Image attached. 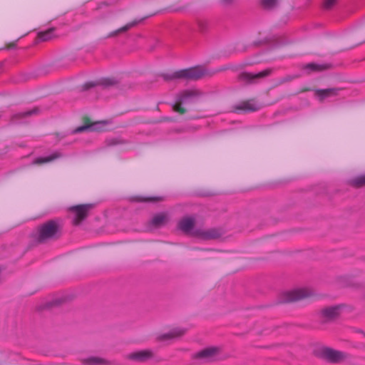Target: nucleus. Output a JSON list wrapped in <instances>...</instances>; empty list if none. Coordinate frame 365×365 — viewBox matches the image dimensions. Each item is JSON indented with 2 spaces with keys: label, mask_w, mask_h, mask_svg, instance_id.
Segmentation results:
<instances>
[{
  "label": "nucleus",
  "mask_w": 365,
  "mask_h": 365,
  "mask_svg": "<svg viewBox=\"0 0 365 365\" xmlns=\"http://www.w3.org/2000/svg\"><path fill=\"white\" fill-rule=\"evenodd\" d=\"M152 356V352L149 350H142L131 353L129 354V359L138 361H143L148 359H150Z\"/></svg>",
  "instance_id": "obj_11"
},
{
  "label": "nucleus",
  "mask_w": 365,
  "mask_h": 365,
  "mask_svg": "<svg viewBox=\"0 0 365 365\" xmlns=\"http://www.w3.org/2000/svg\"><path fill=\"white\" fill-rule=\"evenodd\" d=\"M167 222V216L164 213H159L155 215L150 221V226L152 227H158Z\"/></svg>",
  "instance_id": "obj_13"
},
{
  "label": "nucleus",
  "mask_w": 365,
  "mask_h": 365,
  "mask_svg": "<svg viewBox=\"0 0 365 365\" xmlns=\"http://www.w3.org/2000/svg\"><path fill=\"white\" fill-rule=\"evenodd\" d=\"M335 1L336 0H326L324 4V7L327 9L331 8L334 4Z\"/></svg>",
  "instance_id": "obj_26"
},
{
  "label": "nucleus",
  "mask_w": 365,
  "mask_h": 365,
  "mask_svg": "<svg viewBox=\"0 0 365 365\" xmlns=\"http://www.w3.org/2000/svg\"><path fill=\"white\" fill-rule=\"evenodd\" d=\"M53 31V29H50L47 31L38 33L37 41H46L51 39L54 36Z\"/></svg>",
  "instance_id": "obj_17"
},
{
  "label": "nucleus",
  "mask_w": 365,
  "mask_h": 365,
  "mask_svg": "<svg viewBox=\"0 0 365 365\" xmlns=\"http://www.w3.org/2000/svg\"><path fill=\"white\" fill-rule=\"evenodd\" d=\"M198 235L202 239H212L217 237L215 231L210 230L207 231H202L198 233Z\"/></svg>",
  "instance_id": "obj_20"
},
{
  "label": "nucleus",
  "mask_w": 365,
  "mask_h": 365,
  "mask_svg": "<svg viewBox=\"0 0 365 365\" xmlns=\"http://www.w3.org/2000/svg\"><path fill=\"white\" fill-rule=\"evenodd\" d=\"M219 349L216 347L206 348L195 354V358L204 361H210L217 359Z\"/></svg>",
  "instance_id": "obj_6"
},
{
  "label": "nucleus",
  "mask_w": 365,
  "mask_h": 365,
  "mask_svg": "<svg viewBox=\"0 0 365 365\" xmlns=\"http://www.w3.org/2000/svg\"><path fill=\"white\" fill-rule=\"evenodd\" d=\"M337 90L331 88V89H324V90H317L315 92L316 96L320 100L322 101L326 98L336 96Z\"/></svg>",
  "instance_id": "obj_14"
},
{
  "label": "nucleus",
  "mask_w": 365,
  "mask_h": 365,
  "mask_svg": "<svg viewBox=\"0 0 365 365\" xmlns=\"http://www.w3.org/2000/svg\"><path fill=\"white\" fill-rule=\"evenodd\" d=\"M199 96L200 93L195 89L183 91L178 95L173 109L176 112L184 113L182 105L193 102Z\"/></svg>",
  "instance_id": "obj_2"
},
{
  "label": "nucleus",
  "mask_w": 365,
  "mask_h": 365,
  "mask_svg": "<svg viewBox=\"0 0 365 365\" xmlns=\"http://www.w3.org/2000/svg\"><path fill=\"white\" fill-rule=\"evenodd\" d=\"M269 73V71L265 70L262 72H259L256 74L252 73H244L242 74V78H243L245 80L247 81H252L257 78H261L264 77L268 75Z\"/></svg>",
  "instance_id": "obj_16"
},
{
  "label": "nucleus",
  "mask_w": 365,
  "mask_h": 365,
  "mask_svg": "<svg viewBox=\"0 0 365 365\" xmlns=\"http://www.w3.org/2000/svg\"><path fill=\"white\" fill-rule=\"evenodd\" d=\"M311 292L309 289L301 288L295 289L284 292L282 295V302H291L297 300H299L309 297Z\"/></svg>",
  "instance_id": "obj_4"
},
{
  "label": "nucleus",
  "mask_w": 365,
  "mask_h": 365,
  "mask_svg": "<svg viewBox=\"0 0 365 365\" xmlns=\"http://www.w3.org/2000/svg\"><path fill=\"white\" fill-rule=\"evenodd\" d=\"M58 231V226L55 221H49L41 226L37 231V240L43 242L56 235Z\"/></svg>",
  "instance_id": "obj_3"
},
{
  "label": "nucleus",
  "mask_w": 365,
  "mask_h": 365,
  "mask_svg": "<svg viewBox=\"0 0 365 365\" xmlns=\"http://www.w3.org/2000/svg\"><path fill=\"white\" fill-rule=\"evenodd\" d=\"M106 123L103 122H97L95 123H93L91 125H83L77 128L75 130V133H80L85 130H90V131H102L105 130L106 129L103 128V127L106 125Z\"/></svg>",
  "instance_id": "obj_9"
},
{
  "label": "nucleus",
  "mask_w": 365,
  "mask_h": 365,
  "mask_svg": "<svg viewBox=\"0 0 365 365\" xmlns=\"http://www.w3.org/2000/svg\"><path fill=\"white\" fill-rule=\"evenodd\" d=\"M107 362L99 358L90 357L83 361V365H106Z\"/></svg>",
  "instance_id": "obj_19"
},
{
  "label": "nucleus",
  "mask_w": 365,
  "mask_h": 365,
  "mask_svg": "<svg viewBox=\"0 0 365 365\" xmlns=\"http://www.w3.org/2000/svg\"><path fill=\"white\" fill-rule=\"evenodd\" d=\"M225 1L227 2L229 0H224Z\"/></svg>",
  "instance_id": "obj_30"
},
{
  "label": "nucleus",
  "mask_w": 365,
  "mask_h": 365,
  "mask_svg": "<svg viewBox=\"0 0 365 365\" xmlns=\"http://www.w3.org/2000/svg\"><path fill=\"white\" fill-rule=\"evenodd\" d=\"M278 0H262V6L266 9H272L277 4Z\"/></svg>",
  "instance_id": "obj_22"
},
{
  "label": "nucleus",
  "mask_w": 365,
  "mask_h": 365,
  "mask_svg": "<svg viewBox=\"0 0 365 365\" xmlns=\"http://www.w3.org/2000/svg\"><path fill=\"white\" fill-rule=\"evenodd\" d=\"M259 108V105L253 101L242 102L235 107V111H255Z\"/></svg>",
  "instance_id": "obj_10"
},
{
  "label": "nucleus",
  "mask_w": 365,
  "mask_h": 365,
  "mask_svg": "<svg viewBox=\"0 0 365 365\" xmlns=\"http://www.w3.org/2000/svg\"><path fill=\"white\" fill-rule=\"evenodd\" d=\"M185 332V329H182L180 327H176V328L173 329L169 333L160 336L159 337V339L160 340L174 339V338L182 336Z\"/></svg>",
  "instance_id": "obj_12"
},
{
  "label": "nucleus",
  "mask_w": 365,
  "mask_h": 365,
  "mask_svg": "<svg viewBox=\"0 0 365 365\" xmlns=\"http://www.w3.org/2000/svg\"><path fill=\"white\" fill-rule=\"evenodd\" d=\"M194 223L195 220L193 217H185L179 222L178 227L185 233H190L193 228Z\"/></svg>",
  "instance_id": "obj_8"
},
{
  "label": "nucleus",
  "mask_w": 365,
  "mask_h": 365,
  "mask_svg": "<svg viewBox=\"0 0 365 365\" xmlns=\"http://www.w3.org/2000/svg\"><path fill=\"white\" fill-rule=\"evenodd\" d=\"M136 24H137V21H133L131 23H129V24H126L125 26H123L120 29L114 31L113 33L110 34L109 36H113L118 34L120 32L125 31L128 30L129 29L132 28L133 26H134Z\"/></svg>",
  "instance_id": "obj_21"
},
{
  "label": "nucleus",
  "mask_w": 365,
  "mask_h": 365,
  "mask_svg": "<svg viewBox=\"0 0 365 365\" xmlns=\"http://www.w3.org/2000/svg\"><path fill=\"white\" fill-rule=\"evenodd\" d=\"M205 71L202 67L196 66L187 69L180 70L171 74H164L163 78L166 81H171L175 78H188L196 80L202 77Z\"/></svg>",
  "instance_id": "obj_1"
},
{
  "label": "nucleus",
  "mask_w": 365,
  "mask_h": 365,
  "mask_svg": "<svg viewBox=\"0 0 365 365\" xmlns=\"http://www.w3.org/2000/svg\"><path fill=\"white\" fill-rule=\"evenodd\" d=\"M36 112V110L34 109V110H29V111H26L24 113H18L14 117L16 118V117H24L26 115H30L33 113H35Z\"/></svg>",
  "instance_id": "obj_25"
},
{
  "label": "nucleus",
  "mask_w": 365,
  "mask_h": 365,
  "mask_svg": "<svg viewBox=\"0 0 365 365\" xmlns=\"http://www.w3.org/2000/svg\"><path fill=\"white\" fill-rule=\"evenodd\" d=\"M94 86H95V83H87L85 84L84 86H85V88L87 89V88L93 87Z\"/></svg>",
  "instance_id": "obj_29"
},
{
  "label": "nucleus",
  "mask_w": 365,
  "mask_h": 365,
  "mask_svg": "<svg viewBox=\"0 0 365 365\" xmlns=\"http://www.w3.org/2000/svg\"><path fill=\"white\" fill-rule=\"evenodd\" d=\"M353 185L356 186H361L365 185V175L359 176L352 180Z\"/></svg>",
  "instance_id": "obj_23"
},
{
  "label": "nucleus",
  "mask_w": 365,
  "mask_h": 365,
  "mask_svg": "<svg viewBox=\"0 0 365 365\" xmlns=\"http://www.w3.org/2000/svg\"><path fill=\"white\" fill-rule=\"evenodd\" d=\"M92 204H86L73 206L70 207V211L73 213V223L79 224L88 215V211L93 207Z\"/></svg>",
  "instance_id": "obj_5"
},
{
  "label": "nucleus",
  "mask_w": 365,
  "mask_h": 365,
  "mask_svg": "<svg viewBox=\"0 0 365 365\" xmlns=\"http://www.w3.org/2000/svg\"><path fill=\"white\" fill-rule=\"evenodd\" d=\"M101 83L103 85H106V86H108V85H111L113 83V81L110 79H103L102 81H101Z\"/></svg>",
  "instance_id": "obj_27"
},
{
  "label": "nucleus",
  "mask_w": 365,
  "mask_h": 365,
  "mask_svg": "<svg viewBox=\"0 0 365 365\" xmlns=\"http://www.w3.org/2000/svg\"><path fill=\"white\" fill-rule=\"evenodd\" d=\"M161 198H160V197H150V198L143 199V201L155 202V201H158V200H159Z\"/></svg>",
  "instance_id": "obj_28"
},
{
  "label": "nucleus",
  "mask_w": 365,
  "mask_h": 365,
  "mask_svg": "<svg viewBox=\"0 0 365 365\" xmlns=\"http://www.w3.org/2000/svg\"><path fill=\"white\" fill-rule=\"evenodd\" d=\"M306 68L312 71L321 70L322 69V66L315 63H309L306 66Z\"/></svg>",
  "instance_id": "obj_24"
},
{
  "label": "nucleus",
  "mask_w": 365,
  "mask_h": 365,
  "mask_svg": "<svg viewBox=\"0 0 365 365\" xmlns=\"http://www.w3.org/2000/svg\"><path fill=\"white\" fill-rule=\"evenodd\" d=\"M324 358L331 362H337L343 358V354L330 348H325L322 351Z\"/></svg>",
  "instance_id": "obj_7"
},
{
  "label": "nucleus",
  "mask_w": 365,
  "mask_h": 365,
  "mask_svg": "<svg viewBox=\"0 0 365 365\" xmlns=\"http://www.w3.org/2000/svg\"><path fill=\"white\" fill-rule=\"evenodd\" d=\"M61 155L58 153H54L46 157H40L36 159L34 161V163L36 164H40V163H49L58 158H59Z\"/></svg>",
  "instance_id": "obj_18"
},
{
  "label": "nucleus",
  "mask_w": 365,
  "mask_h": 365,
  "mask_svg": "<svg viewBox=\"0 0 365 365\" xmlns=\"http://www.w3.org/2000/svg\"><path fill=\"white\" fill-rule=\"evenodd\" d=\"M339 307H331L324 309L322 311V314L327 319H332L339 314Z\"/></svg>",
  "instance_id": "obj_15"
}]
</instances>
